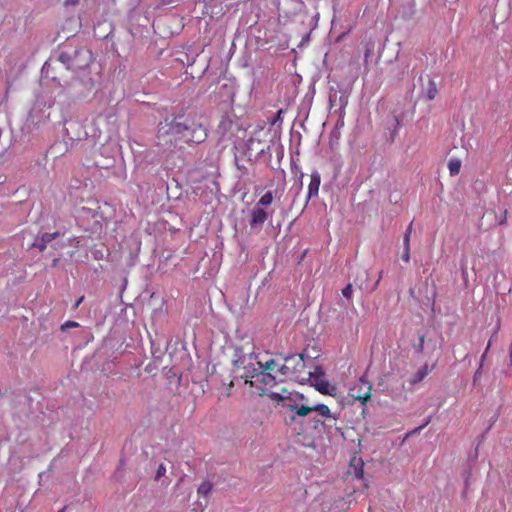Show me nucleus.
I'll return each instance as SVG.
<instances>
[{
  "instance_id": "f257e3e1",
  "label": "nucleus",
  "mask_w": 512,
  "mask_h": 512,
  "mask_svg": "<svg viewBox=\"0 0 512 512\" xmlns=\"http://www.w3.org/2000/svg\"><path fill=\"white\" fill-rule=\"evenodd\" d=\"M206 138V128L197 121L196 115L166 117L158 125L157 144L165 151H173L181 143L200 144Z\"/></svg>"
},
{
  "instance_id": "f03ea898",
  "label": "nucleus",
  "mask_w": 512,
  "mask_h": 512,
  "mask_svg": "<svg viewBox=\"0 0 512 512\" xmlns=\"http://www.w3.org/2000/svg\"><path fill=\"white\" fill-rule=\"evenodd\" d=\"M270 398L272 400L277 401L278 403H282V406L286 409H289L290 411L295 412V415L299 417H305L310 415L312 412H316L318 415H320L322 418H324L323 421L318 420L316 418H310L314 423V429L318 430L319 433L324 432L326 428L331 430L334 428L335 430H339L336 427V416H334L329 407L325 404H314V405H307L303 403L305 400V397L301 393H292L287 391L286 389H283L280 393L279 392H272L270 394Z\"/></svg>"
},
{
  "instance_id": "7ed1b4c3",
  "label": "nucleus",
  "mask_w": 512,
  "mask_h": 512,
  "mask_svg": "<svg viewBox=\"0 0 512 512\" xmlns=\"http://www.w3.org/2000/svg\"><path fill=\"white\" fill-rule=\"evenodd\" d=\"M232 362L236 377L245 379V383L254 386V381L263 368V364L257 360V356L253 352L245 354L242 347H235Z\"/></svg>"
},
{
  "instance_id": "20e7f679",
  "label": "nucleus",
  "mask_w": 512,
  "mask_h": 512,
  "mask_svg": "<svg viewBox=\"0 0 512 512\" xmlns=\"http://www.w3.org/2000/svg\"><path fill=\"white\" fill-rule=\"evenodd\" d=\"M92 59V52L86 47L65 46L58 56L59 62L67 69L74 71L89 67Z\"/></svg>"
},
{
  "instance_id": "39448f33",
  "label": "nucleus",
  "mask_w": 512,
  "mask_h": 512,
  "mask_svg": "<svg viewBox=\"0 0 512 512\" xmlns=\"http://www.w3.org/2000/svg\"><path fill=\"white\" fill-rule=\"evenodd\" d=\"M306 362L304 353L298 355H289L284 358V364L278 368V372L286 378H290L299 383L309 380L306 375Z\"/></svg>"
},
{
  "instance_id": "423d86ee",
  "label": "nucleus",
  "mask_w": 512,
  "mask_h": 512,
  "mask_svg": "<svg viewBox=\"0 0 512 512\" xmlns=\"http://www.w3.org/2000/svg\"><path fill=\"white\" fill-rule=\"evenodd\" d=\"M372 385L364 376L360 377L349 390V396L364 404L371 397Z\"/></svg>"
},
{
  "instance_id": "0eeeda50",
  "label": "nucleus",
  "mask_w": 512,
  "mask_h": 512,
  "mask_svg": "<svg viewBox=\"0 0 512 512\" xmlns=\"http://www.w3.org/2000/svg\"><path fill=\"white\" fill-rule=\"evenodd\" d=\"M383 271H380L377 280L374 283L369 282V272L367 270H361L359 275L355 278L354 282L360 290L366 293H372L375 291L382 279Z\"/></svg>"
},
{
  "instance_id": "6e6552de",
  "label": "nucleus",
  "mask_w": 512,
  "mask_h": 512,
  "mask_svg": "<svg viewBox=\"0 0 512 512\" xmlns=\"http://www.w3.org/2000/svg\"><path fill=\"white\" fill-rule=\"evenodd\" d=\"M269 218V214L261 207H254L250 212V228L252 230H261L264 223Z\"/></svg>"
},
{
  "instance_id": "1a4fd4ad",
  "label": "nucleus",
  "mask_w": 512,
  "mask_h": 512,
  "mask_svg": "<svg viewBox=\"0 0 512 512\" xmlns=\"http://www.w3.org/2000/svg\"><path fill=\"white\" fill-rule=\"evenodd\" d=\"M61 236L60 232H54V233H43L41 235H38L34 242L32 243L31 247L38 249L40 252H43L47 245L52 242L54 239Z\"/></svg>"
},
{
  "instance_id": "9d476101",
  "label": "nucleus",
  "mask_w": 512,
  "mask_h": 512,
  "mask_svg": "<svg viewBox=\"0 0 512 512\" xmlns=\"http://www.w3.org/2000/svg\"><path fill=\"white\" fill-rule=\"evenodd\" d=\"M321 184V175L317 170H313L310 175V183L308 185V193L306 203L313 198L317 197L319 193V187Z\"/></svg>"
},
{
  "instance_id": "9b49d317",
  "label": "nucleus",
  "mask_w": 512,
  "mask_h": 512,
  "mask_svg": "<svg viewBox=\"0 0 512 512\" xmlns=\"http://www.w3.org/2000/svg\"><path fill=\"white\" fill-rule=\"evenodd\" d=\"M329 104L330 107H339V110L343 113L348 104V96L345 93L338 95L336 90L331 89L329 93Z\"/></svg>"
},
{
  "instance_id": "f8f14e48",
  "label": "nucleus",
  "mask_w": 512,
  "mask_h": 512,
  "mask_svg": "<svg viewBox=\"0 0 512 512\" xmlns=\"http://www.w3.org/2000/svg\"><path fill=\"white\" fill-rule=\"evenodd\" d=\"M437 365V362L433 363L431 367L428 364L421 366L411 377L410 383L417 384L421 382Z\"/></svg>"
},
{
  "instance_id": "ddd939ff",
  "label": "nucleus",
  "mask_w": 512,
  "mask_h": 512,
  "mask_svg": "<svg viewBox=\"0 0 512 512\" xmlns=\"http://www.w3.org/2000/svg\"><path fill=\"white\" fill-rule=\"evenodd\" d=\"M254 382H255L254 386H257L258 384H262L265 387L266 386L271 387L276 384V377L274 375H272L270 372H267L262 369Z\"/></svg>"
},
{
  "instance_id": "4468645a",
  "label": "nucleus",
  "mask_w": 512,
  "mask_h": 512,
  "mask_svg": "<svg viewBox=\"0 0 512 512\" xmlns=\"http://www.w3.org/2000/svg\"><path fill=\"white\" fill-rule=\"evenodd\" d=\"M422 94L427 100L435 99L438 94V88L434 80H428L427 86L422 88Z\"/></svg>"
},
{
  "instance_id": "2eb2a0df",
  "label": "nucleus",
  "mask_w": 512,
  "mask_h": 512,
  "mask_svg": "<svg viewBox=\"0 0 512 512\" xmlns=\"http://www.w3.org/2000/svg\"><path fill=\"white\" fill-rule=\"evenodd\" d=\"M312 385L315 387L317 391H319L322 394H331L329 392L330 384L327 380L323 378V376L320 377L319 375H316L315 380L312 381Z\"/></svg>"
},
{
  "instance_id": "dca6fc26",
  "label": "nucleus",
  "mask_w": 512,
  "mask_h": 512,
  "mask_svg": "<svg viewBox=\"0 0 512 512\" xmlns=\"http://www.w3.org/2000/svg\"><path fill=\"white\" fill-rule=\"evenodd\" d=\"M448 169L451 176L458 175L461 169V160L457 158L450 159L448 162Z\"/></svg>"
},
{
  "instance_id": "f3484780",
  "label": "nucleus",
  "mask_w": 512,
  "mask_h": 512,
  "mask_svg": "<svg viewBox=\"0 0 512 512\" xmlns=\"http://www.w3.org/2000/svg\"><path fill=\"white\" fill-rule=\"evenodd\" d=\"M489 348H490V342L488 343V345H487V347H486L485 352H484V353L482 354V356H481L480 364H479L478 369H477V370H476V372L474 373V376H473V382H474V383H476V382L480 379V377H481V375H482L483 362H484V359H485V357H486V354H487V352H488Z\"/></svg>"
},
{
  "instance_id": "a211bd4d",
  "label": "nucleus",
  "mask_w": 512,
  "mask_h": 512,
  "mask_svg": "<svg viewBox=\"0 0 512 512\" xmlns=\"http://www.w3.org/2000/svg\"><path fill=\"white\" fill-rule=\"evenodd\" d=\"M212 488H213V485H212V483H211V482H209V481H203V482L199 485V487H198V489H197V492H198V494H199V495H202V496H204V497H207V496L209 495V493L211 492Z\"/></svg>"
},
{
  "instance_id": "6ab92c4d",
  "label": "nucleus",
  "mask_w": 512,
  "mask_h": 512,
  "mask_svg": "<svg viewBox=\"0 0 512 512\" xmlns=\"http://www.w3.org/2000/svg\"><path fill=\"white\" fill-rule=\"evenodd\" d=\"M273 201V193L271 191H267L257 202L256 207L260 206H269Z\"/></svg>"
},
{
  "instance_id": "aec40b11",
  "label": "nucleus",
  "mask_w": 512,
  "mask_h": 512,
  "mask_svg": "<svg viewBox=\"0 0 512 512\" xmlns=\"http://www.w3.org/2000/svg\"><path fill=\"white\" fill-rule=\"evenodd\" d=\"M412 226H413V222H411L408 227L406 228V231L403 235V248H408L410 247V238H411V234H412Z\"/></svg>"
},
{
  "instance_id": "412c9836",
  "label": "nucleus",
  "mask_w": 512,
  "mask_h": 512,
  "mask_svg": "<svg viewBox=\"0 0 512 512\" xmlns=\"http://www.w3.org/2000/svg\"><path fill=\"white\" fill-rule=\"evenodd\" d=\"M415 13V4L414 2H408L407 9L402 12V16L405 19H410Z\"/></svg>"
},
{
  "instance_id": "4be33fe9",
  "label": "nucleus",
  "mask_w": 512,
  "mask_h": 512,
  "mask_svg": "<svg viewBox=\"0 0 512 512\" xmlns=\"http://www.w3.org/2000/svg\"><path fill=\"white\" fill-rule=\"evenodd\" d=\"M424 344H425V336L421 335L418 339V343L413 345L414 351L418 354H422L424 352Z\"/></svg>"
},
{
  "instance_id": "5701e85b",
  "label": "nucleus",
  "mask_w": 512,
  "mask_h": 512,
  "mask_svg": "<svg viewBox=\"0 0 512 512\" xmlns=\"http://www.w3.org/2000/svg\"><path fill=\"white\" fill-rule=\"evenodd\" d=\"M306 375L309 376L308 381H313L315 380L316 375H319L320 377L324 376V371L321 367L317 366L314 371H306Z\"/></svg>"
},
{
  "instance_id": "b1692460",
  "label": "nucleus",
  "mask_w": 512,
  "mask_h": 512,
  "mask_svg": "<svg viewBox=\"0 0 512 512\" xmlns=\"http://www.w3.org/2000/svg\"><path fill=\"white\" fill-rule=\"evenodd\" d=\"M166 471H167V470H166L165 465H164V464H162V463H161V464H159V465H158V468H157V470H156V474H155V476H154V479H155L156 481L160 480L163 476H165Z\"/></svg>"
},
{
  "instance_id": "393cba45",
  "label": "nucleus",
  "mask_w": 512,
  "mask_h": 512,
  "mask_svg": "<svg viewBox=\"0 0 512 512\" xmlns=\"http://www.w3.org/2000/svg\"><path fill=\"white\" fill-rule=\"evenodd\" d=\"M353 294V288L352 285L349 283L342 289V295L346 299L350 300L352 298Z\"/></svg>"
},
{
  "instance_id": "a878e982",
  "label": "nucleus",
  "mask_w": 512,
  "mask_h": 512,
  "mask_svg": "<svg viewBox=\"0 0 512 512\" xmlns=\"http://www.w3.org/2000/svg\"><path fill=\"white\" fill-rule=\"evenodd\" d=\"M79 327V323L75 321H67L64 324L61 325L60 329L62 331H67L70 328H77Z\"/></svg>"
},
{
  "instance_id": "bb28decb",
  "label": "nucleus",
  "mask_w": 512,
  "mask_h": 512,
  "mask_svg": "<svg viewBox=\"0 0 512 512\" xmlns=\"http://www.w3.org/2000/svg\"><path fill=\"white\" fill-rule=\"evenodd\" d=\"M276 366L277 364L275 360H269L263 365V370L271 373V371H273Z\"/></svg>"
},
{
  "instance_id": "cd10ccee",
  "label": "nucleus",
  "mask_w": 512,
  "mask_h": 512,
  "mask_svg": "<svg viewBox=\"0 0 512 512\" xmlns=\"http://www.w3.org/2000/svg\"><path fill=\"white\" fill-rule=\"evenodd\" d=\"M402 260L407 263L410 261V247L403 248Z\"/></svg>"
},
{
  "instance_id": "c85d7f7f",
  "label": "nucleus",
  "mask_w": 512,
  "mask_h": 512,
  "mask_svg": "<svg viewBox=\"0 0 512 512\" xmlns=\"http://www.w3.org/2000/svg\"><path fill=\"white\" fill-rule=\"evenodd\" d=\"M431 419H432V417H431V416H428V417L425 419L424 423H423L421 426H419V427H417V428L415 429V432H419V431H421L424 427H426V426L431 422Z\"/></svg>"
},
{
  "instance_id": "c756f323",
  "label": "nucleus",
  "mask_w": 512,
  "mask_h": 512,
  "mask_svg": "<svg viewBox=\"0 0 512 512\" xmlns=\"http://www.w3.org/2000/svg\"><path fill=\"white\" fill-rule=\"evenodd\" d=\"M184 0H163V4L165 5H171V4H174V3H179V2H183Z\"/></svg>"
},
{
  "instance_id": "7c9ffc66",
  "label": "nucleus",
  "mask_w": 512,
  "mask_h": 512,
  "mask_svg": "<svg viewBox=\"0 0 512 512\" xmlns=\"http://www.w3.org/2000/svg\"><path fill=\"white\" fill-rule=\"evenodd\" d=\"M84 300V296H81L73 305V309H77L79 307V305L83 302Z\"/></svg>"
},
{
  "instance_id": "2f4dec72",
  "label": "nucleus",
  "mask_w": 512,
  "mask_h": 512,
  "mask_svg": "<svg viewBox=\"0 0 512 512\" xmlns=\"http://www.w3.org/2000/svg\"><path fill=\"white\" fill-rule=\"evenodd\" d=\"M283 113V110L280 109L278 112H277V115L275 117V119L271 122L272 124H275L277 120H280L281 119V115Z\"/></svg>"
},
{
  "instance_id": "473e14b6",
  "label": "nucleus",
  "mask_w": 512,
  "mask_h": 512,
  "mask_svg": "<svg viewBox=\"0 0 512 512\" xmlns=\"http://www.w3.org/2000/svg\"><path fill=\"white\" fill-rule=\"evenodd\" d=\"M79 0H65V5H76Z\"/></svg>"
},
{
  "instance_id": "72a5a7b5",
  "label": "nucleus",
  "mask_w": 512,
  "mask_h": 512,
  "mask_svg": "<svg viewBox=\"0 0 512 512\" xmlns=\"http://www.w3.org/2000/svg\"><path fill=\"white\" fill-rule=\"evenodd\" d=\"M58 261H59L58 259H54V260H53L52 265H53V266H56V265H57V263H58Z\"/></svg>"
},
{
  "instance_id": "f704fd0d",
  "label": "nucleus",
  "mask_w": 512,
  "mask_h": 512,
  "mask_svg": "<svg viewBox=\"0 0 512 512\" xmlns=\"http://www.w3.org/2000/svg\"><path fill=\"white\" fill-rule=\"evenodd\" d=\"M360 472L362 473V470H361V469H360L359 471H357V470H356V472H355V473H356V476H357V477H360Z\"/></svg>"
},
{
  "instance_id": "c9c22d12",
  "label": "nucleus",
  "mask_w": 512,
  "mask_h": 512,
  "mask_svg": "<svg viewBox=\"0 0 512 512\" xmlns=\"http://www.w3.org/2000/svg\"><path fill=\"white\" fill-rule=\"evenodd\" d=\"M509 349H510V356H511V358H512V343L510 344Z\"/></svg>"
},
{
  "instance_id": "e433bc0d",
  "label": "nucleus",
  "mask_w": 512,
  "mask_h": 512,
  "mask_svg": "<svg viewBox=\"0 0 512 512\" xmlns=\"http://www.w3.org/2000/svg\"><path fill=\"white\" fill-rule=\"evenodd\" d=\"M394 120H395L396 126H398V125H399V121H398V119H397V118H395Z\"/></svg>"
},
{
  "instance_id": "4c0bfd02",
  "label": "nucleus",
  "mask_w": 512,
  "mask_h": 512,
  "mask_svg": "<svg viewBox=\"0 0 512 512\" xmlns=\"http://www.w3.org/2000/svg\"><path fill=\"white\" fill-rule=\"evenodd\" d=\"M404 73V70L401 72V76L399 75L398 76V79H401L402 78V74Z\"/></svg>"
}]
</instances>
